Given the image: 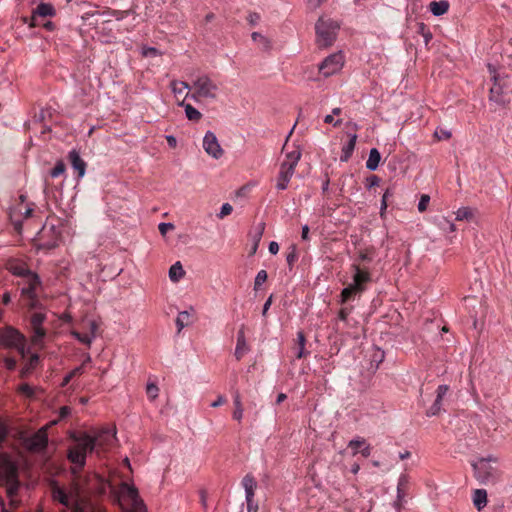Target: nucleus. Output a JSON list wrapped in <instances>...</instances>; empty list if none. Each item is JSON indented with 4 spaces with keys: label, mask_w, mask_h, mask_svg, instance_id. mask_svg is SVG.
Returning a JSON list of instances; mask_svg holds the SVG:
<instances>
[{
    "label": "nucleus",
    "mask_w": 512,
    "mask_h": 512,
    "mask_svg": "<svg viewBox=\"0 0 512 512\" xmlns=\"http://www.w3.org/2000/svg\"><path fill=\"white\" fill-rule=\"evenodd\" d=\"M115 434L110 429H102L95 435L82 433L74 438L75 443L69 447L67 457L72 464L75 490L67 492L59 486L52 488V498L59 505V512H89V503L79 495L83 488L81 472L86 464L87 454L95 450L97 453L107 450L116 440Z\"/></svg>",
    "instance_id": "obj_1"
},
{
    "label": "nucleus",
    "mask_w": 512,
    "mask_h": 512,
    "mask_svg": "<svg viewBox=\"0 0 512 512\" xmlns=\"http://www.w3.org/2000/svg\"><path fill=\"white\" fill-rule=\"evenodd\" d=\"M8 433L9 429L6 422L0 418V447L6 441ZM0 487H4L8 498L7 506L0 496V512H15L23 504L22 499L19 497L21 484L18 479V467L8 453L1 451Z\"/></svg>",
    "instance_id": "obj_2"
},
{
    "label": "nucleus",
    "mask_w": 512,
    "mask_h": 512,
    "mask_svg": "<svg viewBox=\"0 0 512 512\" xmlns=\"http://www.w3.org/2000/svg\"><path fill=\"white\" fill-rule=\"evenodd\" d=\"M112 492L118 503L129 512H146L145 504L140 499L135 486L121 482L118 486L113 487Z\"/></svg>",
    "instance_id": "obj_3"
},
{
    "label": "nucleus",
    "mask_w": 512,
    "mask_h": 512,
    "mask_svg": "<svg viewBox=\"0 0 512 512\" xmlns=\"http://www.w3.org/2000/svg\"><path fill=\"white\" fill-rule=\"evenodd\" d=\"M219 86L208 75L197 76L192 82V92L186 93L185 97L190 96L195 101L200 99L215 100L218 96Z\"/></svg>",
    "instance_id": "obj_4"
},
{
    "label": "nucleus",
    "mask_w": 512,
    "mask_h": 512,
    "mask_svg": "<svg viewBox=\"0 0 512 512\" xmlns=\"http://www.w3.org/2000/svg\"><path fill=\"white\" fill-rule=\"evenodd\" d=\"M315 30L318 46L326 48L335 42L339 24L330 18L321 17L315 25Z\"/></svg>",
    "instance_id": "obj_5"
},
{
    "label": "nucleus",
    "mask_w": 512,
    "mask_h": 512,
    "mask_svg": "<svg viewBox=\"0 0 512 512\" xmlns=\"http://www.w3.org/2000/svg\"><path fill=\"white\" fill-rule=\"evenodd\" d=\"M0 347L15 349L22 357H25L26 338L19 330L12 326L1 327Z\"/></svg>",
    "instance_id": "obj_6"
},
{
    "label": "nucleus",
    "mask_w": 512,
    "mask_h": 512,
    "mask_svg": "<svg viewBox=\"0 0 512 512\" xmlns=\"http://www.w3.org/2000/svg\"><path fill=\"white\" fill-rule=\"evenodd\" d=\"M46 320V314L42 312H34L29 318L30 340L32 345L37 349L44 347V340L47 335L43 323Z\"/></svg>",
    "instance_id": "obj_7"
},
{
    "label": "nucleus",
    "mask_w": 512,
    "mask_h": 512,
    "mask_svg": "<svg viewBox=\"0 0 512 512\" xmlns=\"http://www.w3.org/2000/svg\"><path fill=\"white\" fill-rule=\"evenodd\" d=\"M489 72L492 76L493 85L489 91V100L497 105L505 106L509 103L506 97L505 88L507 87L506 77L497 74L492 65H488Z\"/></svg>",
    "instance_id": "obj_8"
},
{
    "label": "nucleus",
    "mask_w": 512,
    "mask_h": 512,
    "mask_svg": "<svg viewBox=\"0 0 512 512\" xmlns=\"http://www.w3.org/2000/svg\"><path fill=\"white\" fill-rule=\"evenodd\" d=\"M475 477L477 480L485 485L494 484L500 478L498 469L491 465L489 459H480L473 464Z\"/></svg>",
    "instance_id": "obj_9"
},
{
    "label": "nucleus",
    "mask_w": 512,
    "mask_h": 512,
    "mask_svg": "<svg viewBox=\"0 0 512 512\" xmlns=\"http://www.w3.org/2000/svg\"><path fill=\"white\" fill-rule=\"evenodd\" d=\"M24 287L21 289V296L25 301V305L29 310H33L38 305L37 288L41 282L39 276L36 273L29 274L23 279Z\"/></svg>",
    "instance_id": "obj_10"
},
{
    "label": "nucleus",
    "mask_w": 512,
    "mask_h": 512,
    "mask_svg": "<svg viewBox=\"0 0 512 512\" xmlns=\"http://www.w3.org/2000/svg\"><path fill=\"white\" fill-rule=\"evenodd\" d=\"M60 238V231L56 226L48 221L37 233L35 240L41 249H53L57 246Z\"/></svg>",
    "instance_id": "obj_11"
},
{
    "label": "nucleus",
    "mask_w": 512,
    "mask_h": 512,
    "mask_svg": "<svg viewBox=\"0 0 512 512\" xmlns=\"http://www.w3.org/2000/svg\"><path fill=\"white\" fill-rule=\"evenodd\" d=\"M344 65V56L342 52H337L326 57L319 65V72L324 77H329L339 72Z\"/></svg>",
    "instance_id": "obj_12"
},
{
    "label": "nucleus",
    "mask_w": 512,
    "mask_h": 512,
    "mask_svg": "<svg viewBox=\"0 0 512 512\" xmlns=\"http://www.w3.org/2000/svg\"><path fill=\"white\" fill-rule=\"evenodd\" d=\"M351 269L353 271V282L351 284L363 293L366 290V285L371 282V274L360 263L354 262L351 265Z\"/></svg>",
    "instance_id": "obj_13"
},
{
    "label": "nucleus",
    "mask_w": 512,
    "mask_h": 512,
    "mask_svg": "<svg viewBox=\"0 0 512 512\" xmlns=\"http://www.w3.org/2000/svg\"><path fill=\"white\" fill-rule=\"evenodd\" d=\"M25 445L31 451H41L46 448L48 443L47 431L45 428L39 429L37 432L25 438Z\"/></svg>",
    "instance_id": "obj_14"
},
{
    "label": "nucleus",
    "mask_w": 512,
    "mask_h": 512,
    "mask_svg": "<svg viewBox=\"0 0 512 512\" xmlns=\"http://www.w3.org/2000/svg\"><path fill=\"white\" fill-rule=\"evenodd\" d=\"M203 148L207 154L215 159L220 158L223 154V149L221 148L215 134L211 131L206 132L204 136Z\"/></svg>",
    "instance_id": "obj_15"
},
{
    "label": "nucleus",
    "mask_w": 512,
    "mask_h": 512,
    "mask_svg": "<svg viewBox=\"0 0 512 512\" xmlns=\"http://www.w3.org/2000/svg\"><path fill=\"white\" fill-rule=\"evenodd\" d=\"M294 171H295L294 167L282 162L280 171H279V175L277 178V184H276L277 189L285 190L287 188L288 183L294 174Z\"/></svg>",
    "instance_id": "obj_16"
},
{
    "label": "nucleus",
    "mask_w": 512,
    "mask_h": 512,
    "mask_svg": "<svg viewBox=\"0 0 512 512\" xmlns=\"http://www.w3.org/2000/svg\"><path fill=\"white\" fill-rule=\"evenodd\" d=\"M241 485L245 490V498L246 501H255V491L257 489V481L252 474H246L242 481Z\"/></svg>",
    "instance_id": "obj_17"
},
{
    "label": "nucleus",
    "mask_w": 512,
    "mask_h": 512,
    "mask_svg": "<svg viewBox=\"0 0 512 512\" xmlns=\"http://www.w3.org/2000/svg\"><path fill=\"white\" fill-rule=\"evenodd\" d=\"M448 390H449V387L447 385L438 386L436 399L427 411L428 416H435L441 412L442 400H443L444 396L446 395V393L448 392Z\"/></svg>",
    "instance_id": "obj_18"
},
{
    "label": "nucleus",
    "mask_w": 512,
    "mask_h": 512,
    "mask_svg": "<svg viewBox=\"0 0 512 512\" xmlns=\"http://www.w3.org/2000/svg\"><path fill=\"white\" fill-rule=\"evenodd\" d=\"M7 269L16 276L26 278L29 274L33 272L29 270L27 265L24 262L18 260H11L7 263Z\"/></svg>",
    "instance_id": "obj_19"
},
{
    "label": "nucleus",
    "mask_w": 512,
    "mask_h": 512,
    "mask_svg": "<svg viewBox=\"0 0 512 512\" xmlns=\"http://www.w3.org/2000/svg\"><path fill=\"white\" fill-rule=\"evenodd\" d=\"M68 158L72 165V168L77 172L78 178H81L85 175L86 171V163L80 157L79 153L75 150L69 152Z\"/></svg>",
    "instance_id": "obj_20"
},
{
    "label": "nucleus",
    "mask_w": 512,
    "mask_h": 512,
    "mask_svg": "<svg viewBox=\"0 0 512 512\" xmlns=\"http://www.w3.org/2000/svg\"><path fill=\"white\" fill-rule=\"evenodd\" d=\"M248 351L249 347L246 343L244 327L242 326L237 334V344L234 355L237 360H241Z\"/></svg>",
    "instance_id": "obj_21"
},
{
    "label": "nucleus",
    "mask_w": 512,
    "mask_h": 512,
    "mask_svg": "<svg viewBox=\"0 0 512 512\" xmlns=\"http://www.w3.org/2000/svg\"><path fill=\"white\" fill-rule=\"evenodd\" d=\"M264 229H265V224L259 223L250 231L249 237H250V240L252 241L250 255H254L256 253V251L258 249V245L261 241Z\"/></svg>",
    "instance_id": "obj_22"
},
{
    "label": "nucleus",
    "mask_w": 512,
    "mask_h": 512,
    "mask_svg": "<svg viewBox=\"0 0 512 512\" xmlns=\"http://www.w3.org/2000/svg\"><path fill=\"white\" fill-rule=\"evenodd\" d=\"M449 2L446 0H440V1H432L429 4V10L431 13L435 16H441L448 12L449 10Z\"/></svg>",
    "instance_id": "obj_23"
},
{
    "label": "nucleus",
    "mask_w": 512,
    "mask_h": 512,
    "mask_svg": "<svg viewBox=\"0 0 512 512\" xmlns=\"http://www.w3.org/2000/svg\"><path fill=\"white\" fill-rule=\"evenodd\" d=\"M356 140H357V136L356 135H352L348 141L347 144H345L342 148V154L340 156V160L343 161V162H347L354 149H355V145H356Z\"/></svg>",
    "instance_id": "obj_24"
},
{
    "label": "nucleus",
    "mask_w": 512,
    "mask_h": 512,
    "mask_svg": "<svg viewBox=\"0 0 512 512\" xmlns=\"http://www.w3.org/2000/svg\"><path fill=\"white\" fill-rule=\"evenodd\" d=\"M381 160V155L376 148H372L369 153L368 160L366 161V167L369 170H376L379 162Z\"/></svg>",
    "instance_id": "obj_25"
},
{
    "label": "nucleus",
    "mask_w": 512,
    "mask_h": 512,
    "mask_svg": "<svg viewBox=\"0 0 512 512\" xmlns=\"http://www.w3.org/2000/svg\"><path fill=\"white\" fill-rule=\"evenodd\" d=\"M473 502L477 510H481L487 504V492L483 489L474 491Z\"/></svg>",
    "instance_id": "obj_26"
},
{
    "label": "nucleus",
    "mask_w": 512,
    "mask_h": 512,
    "mask_svg": "<svg viewBox=\"0 0 512 512\" xmlns=\"http://www.w3.org/2000/svg\"><path fill=\"white\" fill-rule=\"evenodd\" d=\"M357 294H361L360 291L356 287H354L352 284L348 285L346 288H344L340 294L341 300L340 303L344 304L349 302L352 298H354Z\"/></svg>",
    "instance_id": "obj_27"
},
{
    "label": "nucleus",
    "mask_w": 512,
    "mask_h": 512,
    "mask_svg": "<svg viewBox=\"0 0 512 512\" xmlns=\"http://www.w3.org/2000/svg\"><path fill=\"white\" fill-rule=\"evenodd\" d=\"M185 274V271L180 262H176L169 269V277L173 282H178Z\"/></svg>",
    "instance_id": "obj_28"
},
{
    "label": "nucleus",
    "mask_w": 512,
    "mask_h": 512,
    "mask_svg": "<svg viewBox=\"0 0 512 512\" xmlns=\"http://www.w3.org/2000/svg\"><path fill=\"white\" fill-rule=\"evenodd\" d=\"M234 411H233V419L240 422L243 417V405L241 401V397L239 392H235L234 394Z\"/></svg>",
    "instance_id": "obj_29"
},
{
    "label": "nucleus",
    "mask_w": 512,
    "mask_h": 512,
    "mask_svg": "<svg viewBox=\"0 0 512 512\" xmlns=\"http://www.w3.org/2000/svg\"><path fill=\"white\" fill-rule=\"evenodd\" d=\"M34 13L38 17L53 16L55 14V9L51 4L41 3L37 6Z\"/></svg>",
    "instance_id": "obj_30"
},
{
    "label": "nucleus",
    "mask_w": 512,
    "mask_h": 512,
    "mask_svg": "<svg viewBox=\"0 0 512 512\" xmlns=\"http://www.w3.org/2000/svg\"><path fill=\"white\" fill-rule=\"evenodd\" d=\"M305 336L303 332L297 333V347H296V358L301 359L307 355V352L305 351Z\"/></svg>",
    "instance_id": "obj_31"
},
{
    "label": "nucleus",
    "mask_w": 512,
    "mask_h": 512,
    "mask_svg": "<svg viewBox=\"0 0 512 512\" xmlns=\"http://www.w3.org/2000/svg\"><path fill=\"white\" fill-rule=\"evenodd\" d=\"M300 158H301V151L298 148H296L293 151L286 153V157H285V160L283 161V163H285L287 165H291L292 167L296 168Z\"/></svg>",
    "instance_id": "obj_32"
},
{
    "label": "nucleus",
    "mask_w": 512,
    "mask_h": 512,
    "mask_svg": "<svg viewBox=\"0 0 512 512\" xmlns=\"http://www.w3.org/2000/svg\"><path fill=\"white\" fill-rule=\"evenodd\" d=\"M191 322V315L188 311H182L178 314L176 319V325L178 327V331H181L185 326L189 325Z\"/></svg>",
    "instance_id": "obj_33"
},
{
    "label": "nucleus",
    "mask_w": 512,
    "mask_h": 512,
    "mask_svg": "<svg viewBox=\"0 0 512 512\" xmlns=\"http://www.w3.org/2000/svg\"><path fill=\"white\" fill-rule=\"evenodd\" d=\"M185 108L186 117L191 121H199L202 114L194 108L191 104H182Z\"/></svg>",
    "instance_id": "obj_34"
},
{
    "label": "nucleus",
    "mask_w": 512,
    "mask_h": 512,
    "mask_svg": "<svg viewBox=\"0 0 512 512\" xmlns=\"http://www.w3.org/2000/svg\"><path fill=\"white\" fill-rule=\"evenodd\" d=\"M171 87L175 95H182L185 90H192V86L184 81H173Z\"/></svg>",
    "instance_id": "obj_35"
},
{
    "label": "nucleus",
    "mask_w": 512,
    "mask_h": 512,
    "mask_svg": "<svg viewBox=\"0 0 512 512\" xmlns=\"http://www.w3.org/2000/svg\"><path fill=\"white\" fill-rule=\"evenodd\" d=\"M474 216V211L469 207H462L459 208L456 212V220L457 221H463V220H471Z\"/></svg>",
    "instance_id": "obj_36"
},
{
    "label": "nucleus",
    "mask_w": 512,
    "mask_h": 512,
    "mask_svg": "<svg viewBox=\"0 0 512 512\" xmlns=\"http://www.w3.org/2000/svg\"><path fill=\"white\" fill-rule=\"evenodd\" d=\"M66 167L63 161H58L54 168L50 171V176L52 178H57L59 176H62L65 173Z\"/></svg>",
    "instance_id": "obj_37"
},
{
    "label": "nucleus",
    "mask_w": 512,
    "mask_h": 512,
    "mask_svg": "<svg viewBox=\"0 0 512 512\" xmlns=\"http://www.w3.org/2000/svg\"><path fill=\"white\" fill-rule=\"evenodd\" d=\"M366 444V440L364 438H361V437H358L356 439H353L351 440L349 443H348V447L349 448H352L354 451H353V455H356L358 453V449L361 448Z\"/></svg>",
    "instance_id": "obj_38"
},
{
    "label": "nucleus",
    "mask_w": 512,
    "mask_h": 512,
    "mask_svg": "<svg viewBox=\"0 0 512 512\" xmlns=\"http://www.w3.org/2000/svg\"><path fill=\"white\" fill-rule=\"evenodd\" d=\"M72 335L81 343L86 344L87 346H90L92 342V336H90L88 333H80L74 330L72 331Z\"/></svg>",
    "instance_id": "obj_39"
},
{
    "label": "nucleus",
    "mask_w": 512,
    "mask_h": 512,
    "mask_svg": "<svg viewBox=\"0 0 512 512\" xmlns=\"http://www.w3.org/2000/svg\"><path fill=\"white\" fill-rule=\"evenodd\" d=\"M267 272L265 270H260L255 278L254 289L257 290L260 286L267 280Z\"/></svg>",
    "instance_id": "obj_40"
},
{
    "label": "nucleus",
    "mask_w": 512,
    "mask_h": 512,
    "mask_svg": "<svg viewBox=\"0 0 512 512\" xmlns=\"http://www.w3.org/2000/svg\"><path fill=\"white\" fill-rule=\"evenodd\" d=\"M158 392H159V388L155 384L150 383L147 385L146 393L150 400L156 399L158 396Z\"/></svg>",
    "instance_id": "obj_41"
},
{
    "label": "nucleus",
    "mask_w": 512,
    "mask_h": 512,
    "mask_svg": "<svg viewBox=\"0 0 512 512\" xmlns=\"http://www.w3.org/2000/svg\"><path fill=\"white\" fill-rule=\"evenodd\" d=\"M434 137L440 141V140H448L451 137V133L445 129L438 128L434 132Z\"/></svg>",
    "instance_id": "obj_42"
},
{
    "label": "nucleus",
    "mask_w": 512,
    "mask_h": 512,
    "mask_svg": "<svg viewBox=\"0 0 512 512\" xmlns=\"http://www.w3.org/2000/svg\"><path fill=\"white\" fill-rule=\"evenodd\" d=\"M233 211V207L229 203H224L221 207L219 214L217 215L220 219L230 215Z\"/></svg>",
    "instance_id": "obj_43"
},
{
    "label": "nucleus",
    "mask_w": 512,
    "mask_h": 512,
    "mask_svg": "<svg viewBox=\"0 0 512 512\" xmlns=\"http://www.w3.org/2000/svg\"><path fill=\"white\" fill-rule=\"evenodd\" d=\"M352 310H353L352 306H346V307L341 308L338 313L339 320L346 321L348 316L351 314Z\"/></svg>",
    "instance_id": "obj_44"
},
{
    "label": "nucleus",
    "mask_w": 512,
    "mask_h": 512,
    "mask_svg": "<svg viewBox=\"0 0 512 512\" xmlns=\"http://www.w3.org/2000/svg\"><path fill=\"white\" fill-rule=\"evenodd\" d=\"M408 484V478L406 475H401L398 481V496L400 497L402 493H404V489L406 488Z\"/></svg>",
    "instance_id": "obj_45"
},
{
    "label": "nucleus",
    "mask_w": 512,
    "mask_h": 512,
    "mask_svg": "<svg viewBox=\"0 0 512 512\" xmlns=\"http://www.w3.org/2000/svg\"><path fill=\"white\" fill-rule=\"evenodd\" d=\"M430 197L426 194L422 195L420 198V201L418 203V210L420 212H424L427 209V206L429 204Z\"/></svg>",
    "instance_id": "obj_46"
},
{
    "label": "nucleus",
    "mask_w": 512,
    "mask_h": 512,
    "mask_svg": "<svg viewBox=\"0 0 512 512\" xmlns=\"http://www.w3.org/2000/svg\"><path fill=\"white\" fill-rule=\"evenodd\" d=\"M379 183H380V178L376 175H371L366 179V187L368 189L378 186Z\"/></svg>",
    "instance_id": "obj_47"
},
{
    "label": "nucleus",
    "mask_w": 512,
    "mask_h": 512,
    "mask_svg": "<svg viewBox=\"0 0 512 512\" xmlns=\"http://www.w3.org/2000/svg\"><path fill=\"white\" fill-rule=\"evenodd\" d=\"M297 258H298V255L296 252V248L292 247L291 251L286 256V261H287L288 265L293 266V264L296 262Z\"/></svg>",
    "instance_id": "obj_48"
},
{
    "label": "nucleus",
    "mask_w": 512,
    "mask_h": 512,
    "mask_svg": "<svg viewBox=\"0 0 512 512\" xmlns=\"http://www.w3.org/2000/svg\"><path fill=\"white\" fill-rule=\"evenodd\" d=\"M159 232L161 235H166V233L170 230L174 229V225L172 223H160L158 225Z\"/></svg>",
    "instance_id": "obj_49"
},
{
    "label": "nucleus",
    "mask_w": 512,
    "mask_h": 512,
    "mask_svg": "<svg viewBox=\"0 0 512 512\" xmlns=\"http://www.w3.org/2000/svg\"><path fill=\"white\" fill-rule=\"evenodd\" d=\"M358 259L361 262H371L372 256L368 250H361L358 254Z\"/></svg>",
    "instance_id": "obj_50"
},
{
    "label": "nucleus",
    "mask_w": 512,
    "mask_h": 512,
    "mask_svg": "<svg viewBox=\"0 0 512 512\" xmlns=\"http://www.w3.org/2000/svg\"><path fill=\"white\" fill-rule=\"evenodd\" d=\"M143 55L145 57H153V56H157L159 55V52L156 48L154 47H148V48H144L143 49Z\"/></svg>",
    "instance_id": "obj_51"
},
{
    "label": "nucleus",
    "mask_w": 512,
    "mask_h": 512,
    "mask_svg": "<svg viewBox=\"0 0 512 512\" xmlns=\"http://www.w3.org/2000/svg\"><path fill=\"white\" fill-rule=\"evenodd\" d=\"M4 362H5V367L8 369V370H14L16 368V360L14 358H11V357H6L4 359Z\"/></svg>",
    "instance_id": "obj_52"
},
{
    "label": "nucleus",
    "mask_w": 512,
    "mask_h": 512,
    "mask_svg": "<svg viewBox=\"0 0 512 512\" xmlns=\"http://www.w3.org/2000/svg\"><path fill=\"white\" fill-rule=\"evenodd\" d=\"M129 14V11H118V10H113L111 12V15H113L114 17H116L117 20H122L124 19L125 17H127Z\"/></svg>",
    "instance_id": "obj_53"
},
{
    "label": "nucleus",
    "mask_w": 512,
    "mask_h": 512,
    "mask_svg": "<svg viewBox=\"0 0 512 512\" xmlns=\"http://www.w3.org/2000/svg\"><path fill=\"white\" fill-rule=\"evenodd\" d=\"M247 20L251 25H256L260 20V15L257 13H250L247 17Z\"/></svg>",
    "instance_id": "obj_54"
},
{
    "label": "nucleus",
    "mask_w": 512,
    "mask_h": 512,
    "mask_svg": "<svg viewBox=\"0 0 512 512\" xmlns=\"http://www.w3.org/2000/svg\"><path fill=\"white\" fill-rule=\"evenodd\" d=\"M226 401H227V399L223 395H219L218 398L214 402L211 403V406L213 408H216V407H219V406L225 404Z\"/></svg>",
    "instance_id": "obj_55"
},
{
    "label": "nucleus",
    "mask_w": 512,
    "mask_h": 512,
    "mask_svg": "<svg viewBox=\"0 0 512 512\" xmlns=\"http://www.w3.org/2000/svg\"><path fill=\"white\" fill-rule=\"evenodd\" d=\"M247 512H258V504L255 501H246Z\"/></svg>",
    "instance_id": "obj_56"
},
{
    "label": "nucleus",
    "mask_w": 512,
    "mask_h": 512,
    "mask_svg": "<svg viewBox=\"0 0 512 512\" xmlns=\"http://www.w3.org/2000/svg\"><path fill=\"white\" fill-rule=\"evenodd\" d=\"M324 122H325V123H327V124H332V123H333V124H334V126H335V127H337V126H340V125H341L342 120H340V119H339V120H337L336 122H334V118H333V116H332V115H327V116H325V118H324Z\"/></svg>",
    "instance_id": "obj_57"
},
{
    "label": "nucleus",
    "mask_w": 512,
    "mask_h": 512,
    "mask_svg": "<svg viewBox=\"0 0 512 512\" xmlns=\"http://www.w3.org/2000/svg\"><path fill=\"white\" fill-rule=\"evenodd\" d=\"M20 391L27 396H31L33 394L32 388L28 384H23L20 386Z\"/></svg>",
    "instance_id": "obj_58"
},
{
    "label": "nucleus",
    "mask_w": 512,
    "mask_h": 512,
    "mask_svg": "<svg viewBox=\"0 0 512 512\" xmlns=\"http://www.w3.org/2000/svg\"><path fill=\"white\" fill-rule=\"evenodd\" d=\"M363 457H369L371 454V446L365 444L362 449L359 451Z\"/></svg>",
    "instance_id": "obj_59"
},
{
    "label": "nucleus",
    "mask_w": 512,
    "mask_h": 512,
    "mask_svg": "<svg viewBox=\"0 0 512 512\" xmlns=\"http://www.w3.org/2000/svg\"><path fill=\"white\" fill-rule=\"evenodd\" d=\"M268 249L271 254H277L279 251V245L277 242L272 241L270 242Z\"/></svg>",
    "instance_id": "obj_60"
},
{
    "label": "nucleus",
    "mask_w": 512,
    "mask_h": 512,
    "mask_svg": "<svg viewBox=\"0 0 512 512\" xmlns=\"http://www.w3.org/2000/svg\"><path fill=\"white\" fill-rule=\"evenodd\" d=\"M89 325V329H90V336H92V338L95 336V333L98 329V325L94 322V321H89L88 323Z\"/></svg>",
    "instance_id": "obj_61"
},
{
    "label": "nucleus",
    "mask_w": 512,
    "mask_h": 512,
    "mask_svg": "<svg viewBox=\"0 0 512 512\" xmlns=\"http://www.w3.org/2000/svg\"><path fill=\"white\" fill-rule=\"evenodd\" d=\"M84 372V369H83V365L81 366H78L76 368H74L72 371H70L69 373L73 376V377H76V376H79L81 374H83Z\"/></svg>",
    "instance_id": "obj_62"
},
{
    "label": "nucleus",
    "mask_w": 512,
    "mask_h": 512,
    "mask_svg": "<svg viewBox=\"0 0 512 512\" xmlns=\"http://www.w3.org/2000/svg\"><path fill=\"white\" fill-rule=\"evenodd\" d=\"M308 235H309V227L307 225H304L302 227V233H301L302 240H304V241L309 240V236Z\"/></svg>",
    "instance_id": "obj_63"
},
{
    "label": "nucleus",
    "mask_w": 512,
    "mask_h": 512,
    "mask_svg": "<svg viewBox=\"0 0 512 512\" xmlns=\"http://www.w3.org/2000/svg\"><path fill=\"white\" fill-rule=\"evenodd\" d=\"M271 304H272V296H270V297L266 300V302L264 303L263 311H262L263 316H265V315H266V313H267L268 309L270 308Z\"/></svg>",
    "instance_id": "obj_64"
}]
</instances>
